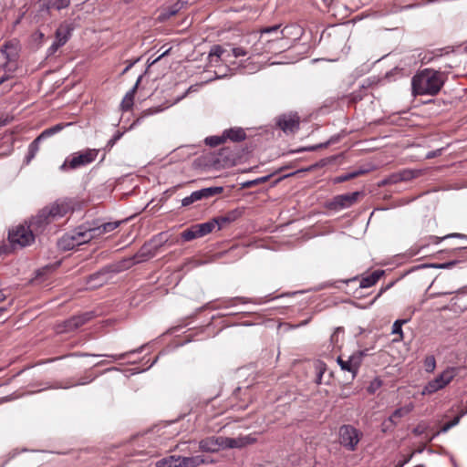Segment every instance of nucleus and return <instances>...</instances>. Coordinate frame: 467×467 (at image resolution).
Masks as SVG:
<instances>
[{
    "instance_id": "f257e3e1",
    "label": "nucleus",
    "mask_w": 467,
    "mask_h": 467,
    "mask_svg": "<svg viewBox=\"0 0 467 467\" xmlns=\"http://www.w3.org/2000/svg\"><path fill=\"white\" fill-rule=\"evenodd\" d=\"M446 80L445 74L433 68H424L416 72L411 78V93L417 96H436Z\"/></svg>"
},
{
    "instance_id": "f03ea898",
    "label": "nucleus",
    "mask_w": 467,
    "mask_h": 467,
    "mask_svg": "<svg viewBox=\"0 0 467 467\" xmlns=\"http://www.w3.org/2000/svg\"><path fill=\"white\" fill-rule=\"evenodd\" d=\"M72 210L71 203L67 200H57L48 206L41 209L36 215L31 218L29 225L38 234L55 220L64 217Z\"/></svg>"
},
{
    "instance_id": "7ed1b4c3",
    "label": "nucleus",
    "mask_w": 467,
    "mask_h": 467,
    "mask_svg": "<svg viewBox=\"0 0 467 467\" xmlns=\"http://www.w3.org/2000/svg\"><path fill=\"white\" fill-rule=\"evenodd\" d=\"M156 252V247H152L150 244H145L133 256L125 258L116 265H109L101 271L90 275L89 282L97 278H101L107 273H119L127 270L137 264L146 262L154 257Z\"/></svg>"
},
{
    "instance_id": "20e7f679",
    "label": "nucleus",
    "mask_w": 467,
    "mask_h": 467,
    "mask_svg": "<svg viewBox=\"0 0 467 467\" xmlns=\"http://www.w3.org/2000/svg\"><path fill=\"white\" fill-rule=\"evenodd\" d=\"M255 441L256 439L251 435L238 438L211 436L200 441L199 449L204 452H217L221 449L243 448Z\"/></svg>"
},
{
    "instance_id": "39448f33",
    "label": "nucleus",
    "mask_w": 467,
    "mask_h": 467,
    "mask_svg": "<svg viewBox=\"0 0 467 467\" xmlns=\"http://www.w3.org/2000/svg\"><path fill=\"white\" fill-rule=\"evenodd\" d=\"M280 26V25H275L261 28L257 42L251 47V55L275 52L273 46L276 41L283 39V32L279 30Z\"/></svg>"
},
{
    "instance_id": "423d86ee",
    "label": "nucleus",
    "mask_w": 467,
    "mask_h": 467,
    "mask_svg": "<svg viewBox=\"0 0 467 467\" xmlns=\"http://www.w3.org/2000/svg\"><path fill=\"white\" fill-rule=\"evenodd\" d=\"M20 47L16 39L6 41L0 48V70L14 73L16 66L14 64L19 57Z\"/></svg>"
},
{
    "instance_id": "0eeeda50",
    "label": "nucleus",
    "mask_w": 467,
    "mask_h": 467,
    "mask_svg": "<svg viewBox=\"0 0 467 467\" xmlns=\"http://www.w3.org/2000/svg\"><path fill=\"white\" fill-rule=\"evenodd\" d=\"M36 235L29 224L27 226L21 224L9 231L8 240L13 248L17 246L22 248L30 245L35 241Z\"/></svg>"
},
{
    "instance_id": "6e6552de",
    "label": "nucleus",
    "mask_w": 467,
    "mask_h": 467,
    "mask_svg": "<svg viewBox=\"0 0 467 467\" xmlns=\"http://www.w3.org/2000/svg\"><path fill=\"white\" fill-rule=\"evenodd\" d=\"M98 153L99 150L96 149H87L83 151L76 152L70 158L66 159L60 169L69 168L75 170L88 165L96 160Z\"/></svg>"
},
{
    "instance_id": "1a4fd4ad",
    "label": "nucleus",
    "mask_w": 467,
    "mask_h": 467,
    "mask_svg": "<svg viewBox=\"0 0 467 467\" xmlns=\"http://www.w3.org/2000/svg\"><path fill=\"white\" fill-rule=\"evenodd\" d=\"M458 374V368L449 367L438 375L434 379L429 381L422 390V394H432L446 387Z\"/></svg>"
},
{
    "instance_id": "9d476101",
    "label": "nucleus",
    "mask_w": 467,
    "mask_h": 467,
    "mask_svg": "<svg viewBox=\"0 0 467 467\" xmlns=\"http://www.w3.org/2000/svg\"><path fill=\"white\" fill-rule=\"evenodd\" d=\"M360 441L359 431L351 425H343L339 429V442L348 451H355Z\"/></svg>"
},
{
    "instance_id": "9b49d317",
    "label": "nucleus",
    "mask_w": 467,
    "mask_h": 467,
    "mask_svg": "<svg viewBox=\"0 0 467 467\" xmlns=\"http://www.w3.org/2000/svg\"><path fill=\"white\" fill-rule=\"evenodd\" d=\"M275 124L285 134H293L299 130L300 118L296 113L282 114L276 118Z\"/></svg>"
},
{
    "instance_id": "f8f14e48",
    "label": "nucleus",
    "mask_w": 467,
    "mask_h": 467,
    "mask_svg": "<svg viewBox=\"0 0 467 467\" xmlns=\"http://www.w3.org/2000/svg\"><path fill=\"white\" fill-rule=\"evenodd\" d=\"M359 195V192L337 195L328 202L327 208L334 211L348 208L357 202Z\"/></svg>"
},
{
    "instance_id": "ddd939ff",
    "label": "nucleus",
    "mask_w": 467,
    "mask_h": 467,
    "mask_svg": "<svg viewBox=\"0 0 467 467\" xmlns=\"http://www.w3.org/2000/svg\"><path fill=\"white\" fill-rule=\"evenodd\" d=\"M69 36L70 29L67 26H59L56 30L55 41L47 50V57L54 56L59 47H63L67 42Z\"/></svg>"
},
{
    "instance_id": "4468645a",
    "label": "nucleus",
    "mask_w": 467,
    "mask_h": 467,
    "mask_svg": "<svg viewBox=\"0 0 467 467\" xmlns=\"http://www.w3.org/2000/svg\"><path fill=\"white\" fill-rule=\"evenodd\" d=\"M236 156L230 148H223L213 160V164L216 168L230 167L234 164Z\"/></svg>"
},
{
    "instance_id": "2eb2a0df",
    "label": "nucleus",
    "mask_w": 467,
    "mask_h": 467,
    "mask_svg": "<svg viewBox=\"0 0 467 467\" xmlns=\"http://www.w3.org/2000/svg\"><path fill=\"white\" fill-rule=\"evenodd\" d=\"M76 241L75 244L81 245L83 244L88 243L93 238H96L95 232H93V227H87L85 225H80L70 232Z\"/></svg>"
},
{
    "instance_id": "dca6fc26",
    "label": "nucleus",
    "mask_w": 467,
    "mask_h": 467,
    "mask_svg": "<svg viewBox=\"0 0 467 467\" xmlns=\"http://www.w3.org/2000/svg\"><path fill=\"white\" fill-rule=\"evenodd\" d=\"M243 212L240 209H234L227 212L225 214L213 218L218 230L224 228L242 216Z\"/></svg>"
},
{
    "instance_id": "f3484780",
    "label": "nucleus",
    "mask_w": 467,
    "mask_h": 467,
    "mask_svg": "<svg viewBox=\"0 0 467 467\" xmlns=\"http://www.w3.org/2000/svg\"><path fill=\"white\" fill-rule=\"evenodd\" d=\"M225 141L227 140L234 142H240L246 139V133L243 128L234 127L224 130L223 132Z\"/></svg>"
},
{
    "instance_id": "a211bd4d",
    "label": "nucleus",
    "mask_w": 467,
    "mask_h": 467,
    "mask_svg": "<svg viewBox=\"0 0 467 467\" xmlns=\"http://www.w3.org/2000/svg\"><path fill=\"white\" fill-rule=\"evenodd\" d=\"M141 79H142V76L140 75L138 78L133 88L129 92H127V94L123 98V99L121 101V109L123 110H125V111L130 110L131 109V107L133 106L134 95L136 93V90H137L138 86L140 83Z\"/></svg>"
},
{
    "instance_id": "6ab92c4d",
    "label": "nucleus",
    "mask_w": 467,
    "mask_h": 467,
    "mask_svg": "<svg viewBox=\"0 0 467 467\" xmlns=\"http://www.w3.org/2000/svg\"><path fill=\"white\" fill-rule=\"evenodd\" d=\"M178 467H196L205 462L201 455L192 457L178 456Z\"/></svg>"
},
{
    "instance_id": "aec40b11",
    "label": "nucleus",
    "mask_w": 467,
    "mask_h": 467,
    "mask_svg": "<svg viewBox=\"0 0 467 467\" xmlns=\"http://www.w3.org/2000/svg\"><path fill=\"white\" fill-rule=\"evenodd\" d=\"M72 234L67 233L57 241V246L62 251H69L78 246Z\"/></svg>"
},
{
    "instance_id": "412c9836",
    "label": "nucleus",
    "mask_w": 467,
    "mask_h": 467,
    "mask_svg": "<svg viewBox=\"0 0 467 467\" xmlns=\"http://www.w3.org/2000/svg\"><path fill=\"white\" fill-rule=\"evenodd\" d=\"M225 53L226 51L221 46H213L208 56L210 65H215L220 60L225 59Z\"/></svg>"
},
{
    "instance_id": "4be33fe9",
    "label": "nucleus",
    "mask_w": 467,
    "mask_h": 467,
    "mask_svg": "<svg viewBox=\"0 0 467 467\" xmlns=\"http://www.w3.org/2000/svg\"><path fill=\"white\" fill-rule=\"evenodd\" d=\"M383 275H384V271H382V270L374 271L369 275L361 278L360 283H359V287L360 288H368V287L373 286Z\"/></svg>"
},
{
    "instance_id": "5701e85b",
    "label": "nucleus",
    "mask_w": 467,
    "mask_h": 467,
    "mask_svg": "<svg viewBox=\"0 0 467 467\" xmlns=\"http://www.w3.org/2000/svg\"><path fill=\"white\" fill-rule=\"evenodd\" d=\"M448 238H461V239H464L467 241V235L465 234H458V233H454V234H447L443 237H437V236H431V240L433 244H440L441 241L442 240H445V239H448ZM467 249V244L465 245H462V246H458V247H455L453 249L454 252H462V251H465Z\"/></svg>"
},
{
    "instance_id": "b1692460",
    "label": "nucleus",
    "mask_w": 467,
    "mask_h": 467,
    "mask_svg": "<svg viewBox=\"0 0 467 467\" xmlns=\"http://www.w3.org/2000/svg\"><path fill=\"white\" fill-rule=\"evenodd\" d=\"M413 409L412 404L406 405L404 407L399 408L393 411V413L389 416V420L394 425L398 424V421L400 418L408 415Z\"/></svg>"
},
{
    "instance_id": "393cba45",
    "label": "nucleus",
    "mask_w": 467,
    "mask_h": 467,
    "mask_svg": "<svg viewBox=\"0 0 467 467\" xmlns=\"http://www.w3.org/2000/svg\"><path fill=\"white\" fill-rule=\"evenodd\" d=\"M119 222H109L102 223L99 226L93 227L96 237L101 236L104 234L110 233L119 227Z\"/></svg>"
},
{
    "instance_id": "a878e982",
    "label": "nucleus",
    "mask_w": 467,
    "mask_h": 467,
    "mask_svg": "<svg viewBox=\"0 0 467 467\" xmlns=\"http://www.w3.org/2000/svg\"><path fill=\"white\" fill-rule=\"evenodd\" d=\"M215 227L216 226L213 223V219L203 223L194 224V229H196L199 237H202L210 234Z\"/></svg>"
},
{
    "instance_id": "bb28decb",
    "label": "nucleus",
    "mask_w": 467,
    "mask_h": 467,
    "mask_svg": "<svg viewBox=\"0 0 467 467\" xmlns=\"http://www.w3.org/2000/svg\"><path fill=\"white\" fill-rule=\"evenodd\" d=\"M365 355H366L365 351L359 350V351L353 353L352 355H350L348 357L349 363H351V365L354 368V371H356L357 374L358 372V369L361 366V363H362V360H363V358L365 357Z\"/></svg>"
},
{
    "instance_id": "cd10ccee",
    "label": "nucleus",
    "mask_w": 467,
    "mask_h": 467,
    "mask_svg": "<svg viewBox=\"0 0 467 467\" xmlns=\"http://www.w3.org/2000/svg\"><path fill=\"white\" fill-rule=\"evenodd\" d=\"M135 351H130V352H125V353H121V354H116V355H96V354H89V353H73L71 354V356L73 357H108V358H110L112 360H120V359H124L127 356H129L130 354L131 353H134Z\"/></svg>"
},
{
    "instance_id": "c85d7f7f",
    "label": "nucleus",
    "mask_w": 467,
    "mask_h": 467,
    "mask_svg": "<svg viewBox=\"0 0 467 467\" xmlns=\"http://www.w3.org/2000/svg\"><path fill=\"white\" fill-rule=\"evenodd\" d=\"M200 193L201 200L202 199H208L210 197H213L214 195L220 194L223 192V188L221 186L217 187H208V188H202L198 191Z\"/></svg>"
},
{
    "instance_id": "c756f323",
    "label": "nucleus",
    "mask_w": 467,
    "mask_h": 467,
    "mask_svg": "<svg viewBox=\"0 0 467 467\" xmlns=\"http://www.w3.org/2000/svg\"><path fill=\"white\" fill-rule=\"evenodd\" d=\"M37 13L41 16H50V11L53 7L51 0H38L37 1Z\"/></svg>"
},
{
    "instance_id": "7c9ffc66",
    "label": "nucleus",
    "mask_w": 467,
    "mask_h": 467,
    "mask_svg": "<svg viewBox=\"0 0 467 467\" xmlns=\"http://www.w3.org/2000/svg\"><path fill=\"white\" fill-rule=\"evenodd\" d=\"M41 140L42 139L38 136L29 144L27 154L26 156V163H29L31 160L35 158L39 150V143Z\"/></svg>"
},
{
    "instance_id": "2f4dec72",
    "label": "nucleus",
    "mask_w": 467,
    "mask_h": 467,
    "mask_svg": "<svg viewBox=\"0 0 467 467\" xmlns=\"http://www.w3.org/2000/svg\"><path fill=\"white\" fill-rule=\"evenodd\" d=\"M178 456L171 455L159 460L156 462V467H178Z\"/></svg>"
},
{
    "instance_id": "473e14b6",
    "label": "nucleus",
    "mask_w": 467,
    "mask_h": 467,
    "mask_svg": "<svg viewBox=\"0 0 467 467\" xmlns=\"http://www.w3.org/2000/svg\"><path fill=\"white\" fill-rule=\"evenodd\" d=\"M337 362L342 370L348 371L351 373L352 379H354L356 378V376L358 374L356 373V371H354V368H353L351 363H349L348 358V359L345 360V359H343V358L341 356H339L337 359Z\"/></svg>"
},
{
    "instance_id": "72a5a7b5",
    "label": "nucleus",
    "mask_w": 467,
    "mask_h": 467,
    "mask_svg": "<svg viewBox=\"0 0 467 467\" xmlns=\"http://www.w3.org/2000/svg\"><path fill=\"white\" fill-rule=\"evenodd\" d=\"M65 125L62 124V123H59V124H57L51 128H48L47 130H45L44 131L41 132V134L39 135V137L44 140L47 137H50L59 131H61L63 129H64Z\"/></svg>"
},
{
    "instance_id": "f704fd0d",
    "label": "nucleus",
    "mask_w": 467,
    "mask_h": 467,
    "mask_svg": "<svg viewBox=\"0 0 467 467\" xmlns=\"http://www.w3.org/2000/svg\"><path fill=\"white\" fill-rule=\"evenodd\" d=\"M181 237L184 242H190L195 238H199V235L196 229H194V225H192L190 228L184 230L181 234Z\"/></svg>"
},
{
    "instance_id": "c9c22d12",
    "label": "nucleus",
    "mask_w": 467,
    "mask_h": 467,
    "mask_svg": "<svg viewBox=\"0 0 467 467\" xmlns=\"http://www.w3.org/2000/svg\"><path fill=\"white\" fill-rule=\"evenodd\" d=\"M78 323L74 321L73 317L64 321L62 327L58 328L59 332H71L78 329Z\"/></svg>"
},
{
    "instance_id": "e433bc0d",
    "label": "nucleus",
    "mask_w": 467,
    "mask_h": 467,
    "mask_svg": "<svg viewBox=\"0 0 467 467\" xmlns=\"http://www.w3.org/2000/svg\"><path fill=\"white\" fill-rule=\"evenodd\" d=\"M94 315L92 312H86L81 315L74 316V321L78 323V327L83 326L93 318Z\"/></svg>"
},
{
    "instance_id": "4c0bfd02",
    "label": "nucleus",
    "mask_w": 467,
    "mask_h": 467,
    "mask_svg": "<svg viewBox=\"0 0 467 467\" xmlns=\"http://www.w3.org/2000/svg\"><path fill=\"white\" fill-rule=\"evenodd\" d=\"M205 144L211 147H216L225 142L223 135L210 136L205 139Z\"/></svg>"
},
{
    "instance_id": "58836bf2",
    "label": "nucleus",
    "mask_w": 467,
    "mask_h": 467,
    "mask_svg": "<svg viewBox=\"0 0 467 467\" xmlns=\"http://www.w3.org/2000/svg\"><path fill=\"white\" fill-rule=\"evenodd\" d=\"M200 200H201L200 193L198 191H195V192H192L189 196H187L182 200V205L189 206V205L192 204L194 202H197Z\"/></svg>"
},
{
    "instance_id": "ea45409f",
    "label": "nucleus",
    "mask_w": 467,
    "mask_h": 467,
    "mask_svg": "<svg viewBox=\"0 0 467 467\" xmlns=\"http://www.w3.org/2000/svg\"><path fill=\"white\" fill-rule=\"evenodd\" d=\"M436 368V360L434 356H427L424 359V369L427 372H432Z\"/></svg>"
},
{
    "instance_id": "a19ab883",
    "label": "nucleus",
    "mask_w": 467,
    "mask_h": 467,
    "mask_svg": "<svg viewBox=\"0 0 467 467\" xmlns=\"http://www.w3.org/2000/svg\"><path fill=\"white\" fill-rule=\"evenodd\" d=\"M361 173H363L362 171L346 173L344 175L337 177L335 179V182L339 183V182H343L348 181L350 179L356 178L358 175H359Z\"/></svg>"
},
{
    "instance_id": "79ce46f5",
    "label": "nucleus",
    "mask_w": 467,
    "mask_h": 467,
    "mask_svg": "<svg viewBox=\"0 0 467 467\" xmlns=\"http://www.w3.org/2000/svg\"><path fill=\"white\" fill-rule=\"evenodd\" d=\"M54 9L60 11L70 5V0H51Z\"/></svg>"
},
{
    "instance_id": "37998d69",
    "label": "nucleus",
    "mask_w": 467,
    "mask_h": 467,
    "mask_svg": "<svg viewBox=\"0 0 467 467\" xmlns=\"http://www.w3.org/2000/svg\"><path fill=\"white\" fill-rule=\"evenodd\" d=\"M186 4L183 1H178L174 5H172L168 10V16H175Z\"/></svg>"
},
{
    "instance_id": "c03bdc74",
    "label": "nucleus",
    "mask_w": 467,
    "mask_h": 467,
    "mask_svg": "<svg viewBox=\"0 0 467 467\" xmlns=\"http://www.w3.org/2000/svg\"><path fill=\"white\" fill-rule=\"evenodd\" d=\"M328 144H329V142H325V143H320V144L313 145V146H309V147H304V148H300V149L294 150V152L314 151V150H317L321 148H326V147H327Z\"/></svg>"
},
{
    "instance_id": "a18cd8bd",
    "label": "nucleus",
    "mask_w": 467,
    "mask_h": 467,
    "mask_svg": "<svg viewBox=\"0 0 467 467\" xmlns=\"http://www.w3.org/2000/svg\"><path fill=\"white\" fill-rule=\"evenodd\" d=\"M406 320H396L392 326V334H399L402 337V325L406 323Z\"/></svg>"
},
{
    "instance_id": "49530a36",
    "label": "nucleus",
    "mask_w": 467,
    "mask_h": 467,
    "mask_svg": "<svg viewBox=\"0 0 467 467\" xmlns=\"http://www.w3.org/2000/svg\"><path fill=\"white\" fill-rule=\"evenodd\" d=\"M232 51H233L234 57H244V56H246L247 54H249V52L242 47H234L232 49Z\"/></svg>"
},
{
    "instance_id": "de8ad7c7",
    "label": "nucleus",
    "mask_w": 467,
    "mask_h": 467,
    "mask_svg": "<svg viewBox=\"0 0 467 467\" xmlns=\"http://www.w3.org/2000/svg\"><path fill=\"white\" fill-rule=\"evenodd\" d=\"M451 428H452V424H451V423H450V421H449V422H447V423H445V424L441 427V429L439 431L435 432V433H434V434H433V435L429 439V441H432L436 436H438V435H439L440 433H441V432H443V433H444V432H447Z\"/></svg>"
},
{
    "instance_id": "09e8293b",
    "label": "nucleus",
    "mask_w": 467,
    "mask_h": 467,
    "mask_svg": "<svg viewBox=\"0 0 467 467\" xmlns=\"http://www.w3.org/2000/svg\"><path fill=\"white\" fill-rule=\"evenodd\" d=\"M122 133L117 131L116 134L108 141L107 148L110 149L114 146V144L121 138Z\"/></svg>"
},
{
    "instance_id": "8fccbe9b",
    "label": "nucleus",
    "mask_w": 467,
    "mask_h": 467,
    "mask_svg": "<svg viewBox=\"0 0 467 467\" xmlns=\"http://www.w3.org/2000/svg\"><path fill=\"white\" fill-rule=\"evenodd\" d=\"M455 264H456V261H451V262H448V263H443V264H439V265H432L431 266L436 267V268L444 269V268H450L452 265H454Z\"/></svg>"
},
{
    "instance_id": "3c124183",
    "label": "nucleus",
    "mask_w": 467,
    "mask_h": 467,
    "mask_svg": "<svg viewBox=\"0 0 467 467\" xmlns=\"http://www.w3.org/2000/svg\"><path fill=\"white\" fill-rule=\"evenodd\" d=\"M139 60L140 58H136L132 61H129L126 67L122 70L121 75L126 74Z\"/></svg>"
},
{
    "instance_id": "603ef678",
    "label": "nucleus",
    "mask_w": 467,
    "mask_h": 467,
    "mask_svg": "<svg viewBox=\"0 0 467 467\" xmlns=\"http://www.w3.org/2000/svg\"><path fill=\"white\" fill-rule=\"evenodd\" d=\"M235 301L241 302L242 304H245V303L249 302V300L245 297H234L229 300V303L234 305V302H235Z\"/></svg>"
},
{
    "instance_id": "864d4df0",
    "label": "nucleus",
    "mask_w": 467,
    "mask_h": 467,
    "mask_svg": "<svg viewBox=\"0 0 467 467\" xmlns=\"http://www.w3.org/2000/svg\"><path fill=\"white\" fill-rule=\"evenodd\" d=\"M270 177H271V175L257 178L254 180V184L257 185L260 183H264V182H267Z\"/></svg>"
},
{
    "instance_id": "5fc2aeb1",
    "label": "nucleus",
    "mask_w": 467,
    "mask_h": 467,
    "mask_svg": "<svg viewBox=\"0 0 467 467\" xmlns=\"http://www.w3.org/2000/svg\"><path fill=\"white\" fill-rule=\"evenodd\" d=\"M343 332V328L342 327H337L335 332L333 333V335L331 336V341H337V336H338V333H342Z\"/></svg>"
},
{
    "instance_id": "6e6d98bb",
    "label": "nucleus",
    "mask_w": 467,
    "mask_h": 467,
    "mask_svg": "<svg viewBox=\"0 0 467 467\" xmlns=\"http://www.w3.org/2000/svg\"><path fill=\"white\" fill-rule=\"evenodd\" d=\"M412 432L415 435L419 436V435H421L424 432V429L420 425H419V426H417L416 428L413 429Z\"/></svg>"
},
{
    "instance_id": "4d7b16f0",
    "label": "nucleus",
    "mask_w": 467,
    "mask_h": 467,
    "mask_svg": "<svg viewBox=\"0 0 467 467\" xmlns=\"http://www.w3.org/2000/svg\"><path fill=\"white\" fill-rule=\"evenodd\" d=\"M362 99V95L357 92L351 94V100L356 102Z\"/></svg>"
},
{
    "instance_id": "13d9d810",
    "label": "nucleus",
    "mask_w": 467,
    "mask_h": 467,
    "mask_svg": "<svg viewBox=\"0 0 467 467\" xmlns=\"http://www.w3.org/2000/svg\"><path fill=\"white\" fill-rule=\"evenodd\" d=\"M11 74L9 72H5V74L0 78V85L8 80L11 78Z\"/></svg>"
},
{
    "instance_id": "bf43d9fd",
    "label": "nucleus",
    "mask_w": 467,
    "mask_h": 467,
    "mask_svg": "<svg viewBox=\"0 0 467 467\" xmlns=\"http://www.w3.org/2000/svg\"><path fill=\"white\" fill-rule=\"evenodd\" d=\"M462 415L463 414L462 412L460 415L456 416L452 420L450 421V423L452 424V427L456 426L460 422Z\"/></svg>"
},
{
    "instance_id": "052dcab7",
    "label": "nucleus",
    "mask_w": 467,
    "mask_h": 467,
    "mask_svg": "<svg viewBox=\"0 0 467 467\" xmlns=\"http://www.w3.org/2000/svg\"><path fill=\"white\" fill-rule=\"evenodd\" d=\"M462 415L463 414L462 412L460 415L456 416L452 420L450 421V423L452 424V427L456 426L460 422Z\"/></svg>"
},
{
    "instance_id": "680f3d73",
    "label": "nucleus",
    "mask_w": 467,
    "mask_h": 467,
    "mask_svg": "<svg viewBox=\"0 0 467 467\" xmlns=\"http://www.w3.org/2000/svg\"><path fill=\"white\" fill-rule=\"evenodd\" d=\"M462 415L463 414L462 412L460 415L456 416L452 420L450 421V423L452 424V427L456 426L460 422Z\"/></svg>"
},
{
    "instance_id": "e2e57ef3",
    "label": "nucleus",
    "mask_w": 467,
    "mask_h": 467,
    "mask_svg": "<svg viewBox=\"0 0 467 467\" xmlns=\"http://www.w3.org/2000/svg\"><path fill=\"white\" fill-rule=\"evenodd\" d=\"M35 36H36V40H40V41H42V40L44 39V37H45V35H44L42 32L37 31V32L35 34Z\"/></svg>"
},
{
    "instance_id": "0e129e2a",
    "label": "nucleus",
    "mask_w": 467,
    "mask_h": 467,
    "mask_svg": "<svg viewBox=\"0 0 467 467\" xmlns=\"http://www.w3.org/2000/svg\"><path fill=\"white\" fill-rule=\"evenodd\" d=\"M414 454H415V452H411L409 456L404 458L403 461H400V462H404V465H405L406 463H408L411 460V458L414 456Z\"/></svg>"
},
{
    "instance_id": "69168bd1",
    "label": "nucleus",
    "mask_w": 467,
    "mask_h": 467,
    "mask_svg": "<svg viewBox=\"0 0 467 467\" xmlns=\"http://www.w3.org/2000/svg\"><path fill=\"white\" fill-rule=\"evenodd\" d=\"M248 42H251L252 40H256L258 38V36L256 33H253L248 36Z\"/></svg>"
},
{
    "instance_id": "338daca9",
    "label": "nucleus",
    "mask_w": 467,
    "mask_h": 467,
    "mask_svg": "<svg viewBox=\"0 0 467 467\" xmlns=\"http://www.w3.org/2000/svg\"><path fill=\"white\" fill-rule=\"evenodd\" d=\"M168 53V51H165L163 52L161 55H160L157 58H155L151 63L150 65L156 63L157 61H159L161 57H163L166 54Z\"/></svg>"
},
{
    "instance_id": "774afa93",
    "label": "nucleus",
    "mask_w": 467,
    "mask_h": 467,
    "mask_svg": "<svg viewBox=\"0 0 467 467\" xmlns=\"http://www.w3.org/2000/svg\"><path fill=\"white\" fill-rule=\"evenodd\" d=\"M243 185H244V187H251V186H254V185H255V184H254V180H253V181H249V182H244Z\"/></svg>"
}]
</instances>
